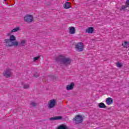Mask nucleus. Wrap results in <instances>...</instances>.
<instances>
[{
    "instance_id": "nucleus-21",
    "label": "nucleus",
    "mask_w": 129,
    "mask_h": 129,
    "mask_svg": "<svg viewBox=\"0 0 129 129\" xmlns=\"http://www.w3.org/2000/svg\"><path fill=\"white\" fill-rule=\"evenodd\" d=\"M57 129H67V127L66 125H61L58 126Z\"/></svg>"
},
{
    "instance_id": "nucleus-17",
    "label": "nucleus",
    "mask_w": 129,
    "mask_h": 129,
    "mask_svg": "<svg viewBox=\"0 0 129 129\" xmlns=\"http://www.w3.org/2000/svg\"><path fill=\"white\" fill-rule=\"evenodd\" d=\"M62 117L61 116H55L50 118V120H56L57 119H61Z\"/></svg>"
},
{
    "instance_id": "nucleus-19",
    "label": "nucleus",
    "mask_w": 129,
    "mask_h": 129,
    "mask_svg": "<svg viewBox=\"0 0 129 129\" xmlns=\"http://www.w3.org/2000/svg\"><path fill=\"white\" fill-rule=\"evenodd\" d=\"M98 106L100 108H105V104L103 103H100L98 104Z\"/></svg>"
},
{
    "instance_id": "nucleus-7",
    "label": "nucleus",
    "mask_w": 129,
    "mask_h": 129,
    "mask_svg": "<svg viewBox=\"0 0 129 129\" xmlns=\"http://www.w3.org/2000/svg\"><path fill=\"white\" fill-rule=\"evenodd\" d=\"M69 33L71 35H74V34H75L76 33V29H75V27L73 26H70L69 27Z\"/></svg>"
},
{
    "instance_id": "nucleus-5",
    "label": "nucleus",
    "mask_w": 129,
    "mask_h": 129,
    "mask_svg": "<svg viewBox=\"0 0 129 129\" xmlns=\"http://www.w3.org/2000/svg\"><path fill=\"white\" fill-rule=\"evenodd\" d=\"M82 120H83V117L81 115H77L75 118H74V121L76 123H80L82 122Z\"/></svg>"
},
{
    "instance_id": "nucleus-26",
    "label": "nucleus",
    "mask_w": 129,
    "mask_h": 129,
    "mask_svg": "<svg viewBox=\"0 0 129 129\" xmlns=\"http://www.w3.org/2000/svg\"><path fill=\"white\" fill-rule=\"evenodd\" d=\"M5 1V2H7V0H4Z\"/></svg>"
},
{
    "instance_id": "nucleus-11",
    "label": "nucleus",
    "mask_w": 129,
    "mask_h": 129,
    "mask_svg": "<svg viewBox=\"0 0 129 129\" xmlns=\"http://www.w3.org/2000/svg\"><path fill=\"white\" fill-rule=\"evenodd\" d=\"M64 9H70L71 8V5H70V3L66 2L63 5Z\"/></svg>"
},
{
    "instance_id": "nucleus-9",
    "label": "nucleus",
    "mask_w": 129,
    "mask_h": 129,
    "mask_svg": "<svg viewBox=\"0 0 129 129\" xmlns=\"http://www.w3.org/2000/svg\"><path fill=\"white\" fill-rule=\"evenodd\" d=\"M85 32L87 34H93L94 33V28L92 27H90L86 29Z\"/></svg>"
},
{
    "instance_id": "nucleus-2",
    "label": "nucleus",
    "mask_w": 129,
    "mask_h": 129,
    "mask_svg": "<svg viewBox=\"0 0 129 129\" xmlns=\"http://www.w3.org/2000/svg\"><path fill=\"white\" fill-rule=\"evenodd\" d=\"M75 48L78 52H82L84 50V43L82 42H78L75 44Z\"/></svg>"
},
{
    "instance_id": "nucleus-25",
    "label": "nucleus",
    "mask_w": 129,
    "mask_h": 129,
    "mask_svg": "<svg viewBox=\"0 0 129 129\" xmlns=\"http://www.w3.org/2000/svg\"><path fill=\"white\" fill-rule=\"evenodd\" d=\"M8 36H10V34H8Z\"/></svg>"
},
{
    "instance_id": "nucleus-3",
    "label": "nucleus",
    "mask_w": 129,
    "mask_h": 129,
    "mask_svg": "<svg viewBox=\"0 0 129 129\" xmlns=\"http://www.w3.org/2000/svg\"><path fill=\"white\" fill-rule=\"evenodd\" d=\"M5 43H6L7 47H12L13 46L17 47L19 46V42L17 41L14 42H10L9 39H6L5 40Z\"/></svg>"
},
{
    "instance_id": "nucleus-6",
    "label": "nucleus",
    "mask_w": 129,
    "mask_h": 129,
    "mask_svg": "<svg viewBox=\"0 0 129 129\" xmlns=\"http://www.w3.org/2000/svg\"><path fill=\"white\" fill-rule=\"evenodd\" d=\"M3 75L5 76V77H10L12 75V72L10 69L6 70L4 73Z\"/></svg>"
},
{
    "instance_id": "nucleus-24",
    "label": "nucleus",
    "mask_w": 129,
    "mask_h": 129,
    "mask_svg": "<svg viewBox=\"0 0 129 129\" xmlns=\"http://www.w3.org/2000/svg\"><path fill=\"white\" fill-rule=\"evenodd\" d=\"M29 85L27 84L24 86V88H29Z\"/></svg>"
},
{
    "instance_id": "nucleus-23",
    "label": "nucleus",
    "mask_w": 129,
    "mask_h": 129,
    "mask_svg": "<svg viewBox=\"0 0 129 129\" xmlns=\"http://www.w3.org/2000/svg\"><path fill=\"white\" fill-rule=\"evenodd\" d=\"M30 105L31 106H36V103H35L34 102H31L30 103Z\"/></svg>"
},
{
    "instance_id": "nucleus-14",
    "label": "nucleus",
    "mask_w": 129,
    "mask_h": 129,
    "mask_svg": "<svg viewBox=\"0 0 129 129\" xmlns=\"http://www.w3.org/2000/svg\"><path fill=\"white\" fill-rule=\"evenodd\" d=\"M122 46L124 48H129V42L124 41L122 43Z\"/></svg>"
},
{
    "instance_id": "nucleus-16",
    "label": "nucleus",
    "mask_w": 129,
    "mask_h": 129,
    "mask_svg": "<svg viewBox=\"0 0 129 129\" xmlns=\"http://www.w3.org/2000/svg\"><path fill=\"white\" fill-rule=\"evenodd\" d=\"M20 28L19 27H16L15 28L12 29L11 31L10 32L11 34L12 33H16V32H18V31H20Z\"/></svg>"
},
{
    "instance_id": "nucleus-22",
    "label": "nucleus",
    "mask_w": 129,
    "mask_h": 129,
    "mask_svg": "<svg viewBox=\"0 0 129 129\" xmlns=\"http://www.w3.org/2000/svg\"><path fill=\"white\" fill-rule=\"evenodd\" d=\"M40 55L34 57L33 58V62H36V61H37V60H39V59H40Z\"/></svg>"
},
{
    "instance_id": "nucleus-20",
    "label": "nucleus",
    "mask_w": 129,
    "mask_h": 129,
    "mask_svg": "<svg viewBox=\"0 0 129 129\" xmlns=\"http://www.w3.org/2000/svg\"><path fill=\"white\" fill-rule=\"evenodd\" d=\"M20 45L21 46H26V45H27V41L25 40H21Z\"/></svg>"
},
{
    "instance_id": "nucleus-12",
    "label": "nucleus",
    "mask_w": 129,
    "mask_h": 129,
    "mask_svg": "<svg viewBox=\"0 0 129 129\" xmlns=\"http://www.w3.org/2000/svg\"><path fill=\"white\" fill-rule=\"evenodd\" d=\"M73 87H74V83H72L70 85L67 86L66 89L67 90H71V89H73Z\"/></svg>"
},
{
    "instance_id": "nucleus-10",
    "label": "nucleus",
    "mask_w": 129,
    "mask_h": 129,
    "mask_svg": "<svg viewBox=\"0 0 129 129\" xmlns=\"http://www.w3.org/2000/svg\"><path fill=\"white\" fill-rule=\"evenodd\" d=\"M106 103L107 105H111L113 103V99L112 98L109 97L106 99Z\"/></svg>"
},
{
    "instance_id": "nucleus-15",
    "label": "nucleus",
    "mask_w": 129,
    "mask_h": 129,
    "mask_svg": "<svg viewBox=\"0 0 129 129\" xmlns=\"http://www.w3.org/2000/svg\"><path fill=\"white\" fill-rule=\"evenodd\" d=\"M126 6H122L121 7L122 10H125L126 8H129V0H127L126 2Z\"/></svg>"
},
{
    "instance_id": "nucleus-1",
    "label": "nucleus",
    "mask_w": 129,
    "mask_h": 129,
    "mask_svg": "<svg viewBox=\"0 0 129 129\" xmlns=\"http://www.w3.org/2000/svg\"><path fill=\"white\" fill-rule=\"evenodd\" d=\"M58 61L63 65H69L71 64V59L70 58H66L65 56H60L58 58Z\"/></svg>"
},
{
    "instance_id": "nucleus-18",
    "label": "nucleus",
    "mask_w": 129,
    "mask_h": 129,
    "mask_svg": "<svg viewBox=\"0 0 129 129\" xmlns=\"http://www.w3.org/2000/svg\"><path fill=\"white\" fill-rule=\"evenodd\" d=\"M10 42H13V41H16V36L14 35H11L10 37V39H9Z\"/></svg>"
},
{
    "instance_id": "nucleus-4",
    "label": "nucleus",
    "mask_w": 129,
    "mask_h": 129,
    "mask_svg": "<svg viewBox=\"0 0 129 129\" xmlns=\"http://www.w3.org/2000/svg\"><path fill=\"white\" fill-rule=\"evenodd\" d=\"M34 21V17L32 15H27L24 17V21L26 23H32Z\"/></svg>"
},
{
    "instance_id": "nucleus-13",
    "label": "nucleus",
    "mask_w": 129,
    "mask_h": 129,
    "mask_svg": "<svg viewBox=\"0 0 129 129\" xmlns=\"http://www.w3.org/2000/svg\"><path fill=\"white\" fill-rule=\"evenodd\" d=\"M115 65L117 68H122V66H123V64H122V62L120 61H117L116 62Z\"/></svg>"
},
{
    "instance_id": "nucleus-8",
    "label": "nucleus",
    "mask_w": 129,
    "mask_h": 129,
    "mask_svg": "<svg viewBox=\"0 0 129 129\" xmlns=\"http://www.w3.org/2000/svg\"><path fill=\"white\" fill-rule=\"evenodd\" d=\"M56 104V100H51L48 103L49 108H53Z\"/></svg>"
}]
</instances>
